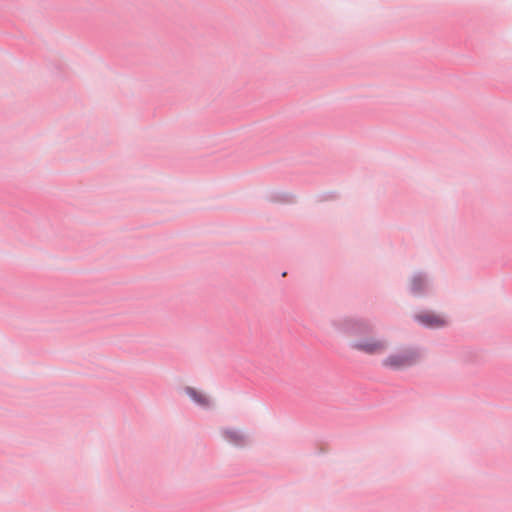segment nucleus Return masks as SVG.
I'll use <instances>...</instances> for the list:
<instances>
[{
    "mask_svg": "<svg viewBox=\"0 0 512 512\" xmlns=\"http://www.w3.org/2000/svg\"><path fill=\"white\" fill-rule=\"evenodd\" d=\"M419 358V353L415 350H405L400 353L391 354L382 360L385 368L392 370H401L414 365Z\"/></svg>",
    "mask_w": 512,
    "mask_h": 512,
    "instance_id": "obj_1",
    "label": "nucleus"
},
{
    "mask_svg": "<svg viewBox=\"0 0 512 512\" xmlns=\"http://www.w3.org/2000/svg\"><path fill=\"white\" fill-rule=\"evenodd\" d=\"M424 287V281L421 277H416L412 280L411 289L414 293H419Z\"/></svg>",
    "mask_w": 512,
    "mask_h": 512,
    "instance_id": "obj_6",
    "label": "nucleus"
},
{
    "mask_svg": "<svg viewBox=\"0 0 512 512\" xmlns=\"http://www.w3.org/2000/svg\"><path fill=\"white\" fill-rule=\"evenodd\" d=\"M224 438L235 446H241L245 442V436L242 432L235 429H226L223 431Z\"/></svg>",
    "mask_w": 512,
    "mask_h": 512,
    "instance_id": "obj_4",
    "label": "nucleus"
},
{
    "mask_svg": "<svg viewBox=\"0 0 512 512\" xmlns=\"http://www.w3.org/2000/svg\"><path fill=\"white\" fill-rule=\"evenodd\" d=\"M416 319L425 326L432 328L442 327L447 323L443 316L431 312L421 313L416 316Z\"/></svg>",
    "mask_w": 512,
    "mask_h": 512,
    "instance_id": "obj_3",
    "label": "nucleus"
},
{
    "mask_svg": "<svg viewBox=\"0 0 512 512\" xmlns=\"http://www.w3.org/2000/svg\"><path fill=\"white\" fill-rule=\"evenodd\" d=\"M360 331V327H356L355 333Z\"/></svg>",
    "mask_w": 512,
    "mask_h": 512,
    "instance_id": "obj_7",
    "label": "nucleus"
},
{
    "mask_svg": "<svg viewBox=\"0 0 512 512\" xmlns=\"http://www.w3.org/2000/svg\"><path fill=\"white\" fill-rule=\"evenodd\" d=\"M187 393L196 403L203 405V406L209 404L208 398L203 393H201L193 388H188Z\"/></svg>",
    "mask_w": 512,
    "mask_h": 512,
    "instance_id": "obj_5",
    "label": "nucleus"
},
{
    "mask_svg": "<svg viewBox=\"0 0 512 512\" xmlns=\"http://www.w3.org/2000/svg\"><path fill=\"white\" fill-rule=\"evenodd\" d=\"M353 347L367 354H382L388 347V342L376 337H360L353 343Z\"/></svg>",
    "mask_w": 512,
    "mask_h": 512,
    "instance_id": "obj_2",
    "label": "nucleus"
}]
</instances>
